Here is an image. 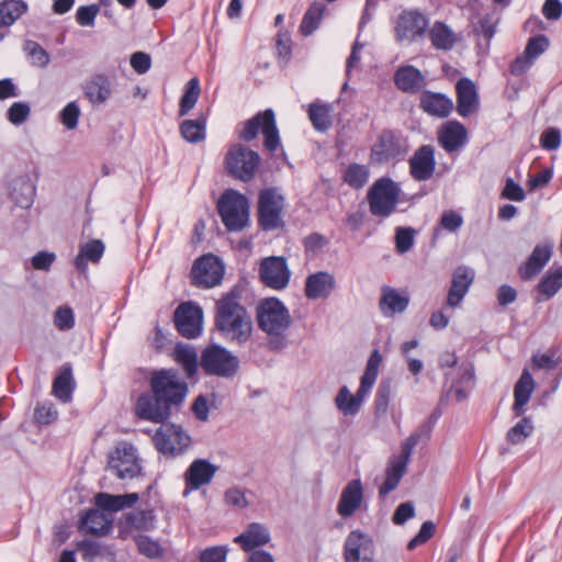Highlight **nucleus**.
Instances as JSON below:
<instances>
[{
	"label": "nucleus",
	"mask_w": 562,
	"mask_h": 562,
	"mask_svg": "<svg viewBox=\"0 0 562 562\" xmlns=\"http://www.w3.org/2000/svg\"><path fill=\"white\" fill-rule=\"evenodd\" d=\"M80 109L77 102H69L60 112V121L68 128L74 130L78 125Z\"/></svg>",
	"instance_id": "4d7b16f0"
},
{
	"label": "nucleus",
	"mask_w": 562,
	"mask_h": 562,
	"mask_svg": "<svg viewBox=\"0 0 562 562\" xmlns=\"http://www.w3.org/2000/svg\"><path fill=\"white\" fill-rule=\"evenodd\" d=\"M214 327L228 342L244 345L250 340L254 331L252 318L241 304L237 289H232L215 302Z\"/></svg>",
	"instance_id": "f257e3e1"
},
{
	"label": "nucleus",
	"mask_w": 562,
	"mask_h": 562,
	"mask_svg": "<svg viewBox=\"0 0 562 562\" xmlns=\"http://www.w3.org/2000/svg\"><path fill=\"white\" fill-rule=\"evenodd\" d=\"M155 448L165 456L181 454L190 445V437L181 427L173 424H162L153 437Z\"/></svg>",
	"instance_id": "f8f14e48"
},
{
	"label": "nucleus",
	"mask_w": 562,
	"mask_h": 562,
	"mask_svg": "<svg viewBox=\"0 0 562 562\" xmlns=\"http://www.w3.org/2000/svg\"><path fill=\"white\" fill-rule=\"evenodd\" d=\"M405 151L402 138L392 131H383L371 148V159L383 162Z\"/></svg>",
	"instance_id": "aec40b11"
},
{
	"label": "nucleus",
	"mask_w": 562,
	"mask_h": 562,
	"mask_svg": "<svg viewBox=\"0 0 562 562\" xmlns=\"http://www.w3.org/2000/svg\"><path fill=\"white\" fill-rule=\"evenodd\" d=\"M270 541L268 528L259 522L249 524L246 529L235 538L244 551H251L257 547L267 544Z\"/></svg>",
	"instance_id": "c756f323"
},
{
	"label": "nucleus",
	"mask_w": 562,
	"mask_h": 562,
	"mask_svg": "<svg viewBox=\"0 0 562 562\" xmlns=\"http://www.w3.org/2000/svg\"><path fill=\"white\" fill-rule=\"evenodd\" d=\"M257 323L269 339L268 345L272 350L285 347V333L290 328L292 318L285 305L276 297L262 300L257 306Z\"/></svg>",
	"instance_id": "f03ea898"
},
{
	"label": "nucleus",
	"mask_w": 562,
	"mask_h": 562,
	"mask_svg": "<svg viewBox=\"0 0 562 562\" xmlns=\"http://www.w3.org/2000/svg\"><path fill=\"white\" fill-rule=\"evenodd\" d=\"M502 198L510 201L521 202L525 200L526 194L524 189L518 183L508 178L502 191Z\"/></svg>",
	"instance_id": "338daca9"
},
{
	"label": "nucleus",
	"mask_w": 562,
	"mask_h": 562,
	"mask_svg": "<svg viewBox=\"0 0 562 562\" xmlns=\"http://www.w3.org/2000/svg\"><path fill=\"white\" fill-rule=\"evenodd\" d=\"M77 548L82 553L83 560L87 561H91L103 553L102 546L97 541L82 540Z\"/></svg>",
	"instance_id": "69168bd1"
},
{
	"label": "nucleus",
	"mask_w": 562,
	"mask_h": 562,
	"mask_svg": "<svg viewBox=\"0 0 562 562\" xmlns=\"http://www.w3.org/2000/svg\"><path fill=\"white\" fill-rule=\"evenodd\" d=\"M406 468L407 463H405V461H401L394 457L390 459L385 470V481L379 490L381 497L386 496L397 487L401 479L406 472Z\"/></svg>",
	"instance_id": "c9c22d12"
},
{
	"label": "nucleus",
	"mask_w": 562,
	"mask_h": 562,
	"mask_svg": "<svg viewBox=\"0 0 562 562\" xmlns=\"http://www.w3.org/2000/svg\"><path fill=\"white\" fill-rule=\"evenodd\" d=\"M260 280L269 288L282 290L290 281L291 272L283 257H268L261 260L259 267Z\"/></svg>",
	"instance_id": "2eb2a0df"
},
{
	"label": "nucleus",
	"mask_w": 562,
	"mask_h": 562,
	"mask_svg": "<svg viewBox=\"0 0 562 562\" xmlns=\"http://www.w3.org/2000/svg\"><path fill=\"white\" fill-rule=\"evenodd\" d=\"M24 52L31 59V64L37 67H46L49 64L48 53L36 42L25 41Z\"/></svg>",
	"instance_id": "864d4df0"
},
{
	"label": "nucleus",
	"mask_w": 562,
	"mask_h": 562,
	"mask_svg": "<svg viewBox=\"0 0 562 562\" xmlns=\"http://www.w3.org/2000/svg\"><path fill=\"white\" fill-rule=\"evenodd\" d=\"M175 360L182 366L188 378H192L198 370V355L193 347L178 345L173 351Z\"/></svg>",
	"instance_id": "37998d69"
},
{
	"label": "nucleus",
	"mask_w": 562,
	"mask_h": 562,
	"mask_svg": "<svg viewBox=\"0 0 562 562\" xmlns=\"http://www.w3.org/2000/svg\"><path fill=\"white\" fill-rule=\"evenodd\" d=\"M150 391L171 408L179 406L188 393V385L173 369H161L151 372L149 378Z\"/></svg>",
	"instance_id": "39448f33"
},
{
	"label": "nucleus",
	"mask_w": 562,
	"mask_h": 562,
	"mask_svg": "<svg viewBox=\"0 0 562 562\" xmlns=\"http://www.w3.org/2000/svg\"><path fill=\"white\" fill-rule=\"evenodd\" d=\"M419 106L431 116L447 117L453 110V102L442 93L424 91L420 95Z\"/></svg>",
	"instance_id": "cd10ccee"
},
{
	"label": "nucleus",
	"mask_w": 562,
	"mask_h": 562,
	"mask_svg": "<svg viewBox=\"0 0 562 562\" xmlns=\"http://www.w3.org/2000/svg\"><path fill=\"white\" fill-rule=\"evenodd\" d=\"M83 92L92 104L104 103L112 94L111 81L104 75H94L86 81Z\"/></svg>",
	"instance_id": "2f4dec72"
},
{
	"label": "nucleus",
	"mask_w": 562,
	"mask_h": 562,
	"mask_svg": "<svg viewBox=\"0 0 562 562\" xmlns=\"http://www.w3.org/2000/svg\"><path fill=\"white\" fill-rule=\"evenodd\" d=\"M562 288V266L550 268L538 283V291L546 300L554 296Z\"/></svg>",
	"instance_id": "a19ab883"
},
{
	"label": "nucleus",
	"mask_w": 562,
	"mask_h": 562,
	"mask_svg": "<svg viewBox=\"0 0 562 562\" xmlns=\"http://www.w3.org/2000/svg\"><path fill=\"white\" fill-rule=\"evenodd\" d=\"M436 527L432 521H425L418 533L408 542L407 549L414 550L416 547L426 543L434 535Z\"/></svg>",
	"instance_id": "680f3d73"
},
{
	"label": "nucleus",
	"mask_w": 562,
	"mask_h": 562,
	"mask_svg": "<svg viewBox=\"0 0 562 562\" xmlns=\"http://www.w3.org/2000/svg\"><path fill=\"white\" fill-rule=\"evenodd\" d=\"M428 18L417 11H403L396 19L394 32L396 41L402 44H411L422 38L428 29Z\"/></svg>",
	"instance_id": "9b49d317"
},
{
	"label": "nucleus",
	"mask_w": 562,
	"mask_h": 562,
	"mask_svg": "<svg viewBox=\"0 0 562 562\" xmlns=\"http://www.w3.org/2000/svg\"><path fill=\"white\" fill-rule=\"evenodd\" d=\"M474 276V270L468 267H458L454 270L447 296V306L454 308L460 305L473 283Z\"/></svg>",
	"instance_id": "b1692460"
},
{
	"label": "nucleus",
	"mask_w": 562,
	"mask_h": 562,
	"mask_svg": "<svg viewBox=\"0 0 562 562\" xmlns=\"http://www.w3.org/2000/svg\"><path fill=\"white\" fill-rule=\"evenodd\" d=\"M53 393L64 403L70 401L72 393V374L69 367L65 368L55 379L53 383Z\"/></svg>",
	"instance_id": "49530a36"
},
{
	"label": "nucleus",
	"mask_w": 562,
	"mask_h": 562,
	"mask_svg": "<svg viewBox=\"0 0 562 562\" xmlns=\"http://www.w3.org/2000/svg\"><path fill=\"white\" fill-rule=\"evenodd\" d=\"M126 522L138 530H150L155 526V515L153 509L136 510L127 515Z\"/></svg>",
	"instance_id": "8fccbe9b"
},
{
	"label": "nucleus",
	"mask_w": 562,
	"mask_h": 562,
	"mask_svg": "<svg viewBox=\"0 0 562 562\" xmlns=\"http://www.w3.org/2000/svg\"><path fill=\"white\" fill-rule=\"evenodd\" d=\"M324 7L321 3H313L305 12L300 30L304 35H311L317 27L322 20Z\"/></svg>",
	"instance_id": "3c124183"
},
{
	"label": "nucleus",
	"mask_w": 562,
	"mask_h": 562,
	"mask_svg": "<svg viewBox=\"0 0 562 562\" xmlns=\"http://www.w3.org/2000/svg\"><path fill=\"white\" fill-rule=\"evenodd\" d=\"M533 431V425L529 417H524L507 432V441L512 445L524 442Z\"/></svg>",
	"instance_id": "603ef678"
},
{
	"label": "nucleus",
	"mask_w": 562,
	"mask_h": 562,
	"mask_svg": "<svg viewBox=\"0 0 562 562\" xmlns=\"http://www.w3.org/2000/svg\"><path fill=\"white\" fill-rule=\"evenodd\" d=\"M99 11L100 8L98 4L79 7L76 13V20L81 26H93Z\"/></svg>",
	"instance_id": "bf43d9fd"
},
{
	"label": "nucleus",
	"mask_w": 562,
	"mask_h": 562,
	"mask_svg": "<svg viewBox=\"0 0 562 562\" xmlns=\"http://www.w3.org/2000/svg\"><path fill=\"white\" fill-rule=\"evenodd\" d=\"M104 251V245L99 239H93L85 245L81 246L79 254L77 255L75 259V266L76 268L85 272L88 267V261H91L93 263L98 262Z\"/></svg>",
	"instance_id": "e433bc0d"
},
{
	"label": "nucleus",
	"mask_w": 562,
	"mask_h": 562,
	"mask_svg": "<svg viewBox=\"0 0 562 562\" xmlns=\"http://www.w3.org/2000/svg\"><path fill=\"white\" fill-rule=\"evenodd\" d=\"M535 387L536 383L532 375L527 369H525L514 387L515 401L513 411L517 416H521L524 414V407L529 402Z\"/></svg>",
	"instance_id": "473e14b6"
},
{
	"label": "nucleus",
	"mask_w": 562,
	"mask_h": 562,
	"mask_svg": "<svg viewBox=\"0 0 562 562\" xmlns=\"http://www.w3.org/2000/svg\"><path fill=\"white\" fill-rule=\"evenodd\" d=\"M109 470L122 480L136 477L142 468L134 446L119 443L110 456Z\"/></svg>",
	"instance_id": "ddd939ff"
},
{
	"label": "nucleus",
	"mask_w": 562,
	"mask_h": 562,
	"mask_svg": "<svg viewBox=\"0 0 562 562\" xmlns=\"http://www.w3.org/2000/svg\"><path fill=\"white\" fill-rule=\"evenodd\" d=\"M431 44L437 49L449 50L457 38L454 33L442 22H436L429 31Z\"/></svg>",
	"instance_id": "79ce46f5"
},
{
	"label": "nucleus",
	"mask_w": 562,
	"mask_h": 562,
	"mask_svg": "<svg viewBox=\"0 0 562 562\" xmlns=\"http://www.w3.org/2000/svg\"><path fill=\"white\" fill-rule=\"evenodd\" d=\"M35 195V187L26 178L16 179L13 182L11 196L16 205L27 209L32 205Z\"/></svg>",
	"instance_id": "ea45409f"
},
{
	"label": "nucleus",
	"mask_w": 562,
	"mask_h": 562,
	"mask_svg": "<svg viewBox=\"0 0 562 562\" xmlns=\"http://www.w3.org/2000/svg\"><path fill=\"white\" fill-rule=\"evenodd\" d=\"M396 87L406 93H417L427 85L425 76L414 66L398 68L394 76Z\"/></svg>",
	"instance_id": "c85d7f7f"
},
{
	"label": "nucleus",
	"mask_w": 562,
	"mask_h": 562,
	"mask_svg": "<svg viewBox=\"0 0 562 562\" xmlns=\"http://www.w3.org/2000/svg\"><path fill=\"white\" fill-rule=\"evenodd\" d=\"M333 274L326 271L312 273L306 278L304 294L310 300L326 299L335 289Z\"/></svg>",
	"instance_id": "393cba45"
},
{
	"label": "nucleus",
	"mask_w": 562,
	"mask_h": 562,
	"mask_svg": "<svg viewBox=\"0 0 562 562\" xmlns=\"http://www.w3.org/2000/svg\"><path fill=\"white\" fill-rule=\"evenodd\" d=\"M381 362L382 356L379 350H374L367 362L366 371L361 378L357 393L351 395L347 386H342L339 390L335 403L344 415H355L360 409L364 396L376 381Z\"/></svg>",
	"instance_id": "7ed1b4c3"
},
{
	"label": "nucleus",
	"mask_w": 562,
	"mask_h": 562,
	"mask_svg": "<svg viewBox=\"0 0 562 562\" xmlns=\"http://www.w3.org/2000/svg\"><path fill=\"white\" fill-rule=\"evenodd\" d=\"M259 133L263 136V147L274 153L280 146V136L276 123V115L271 109L258 112L251 119L243 123L238 131V137L245 142H251L257 138Z\"/></svg>",
	"instance_id": "20e7f679"
},
{
	"label": "nucleus",
	"mask_w": 562,
	"mask_h": 562,
	"mask_svg": "<svg viewBox=\"0 0 562 562\" xmlns=\"http://www.w3.org/2000/svg\"><path fill=\"white\" fill-rule=\"evenodd\" d=\"M221 218L228 231H241L248 223V200L241 193L226 190L217 203Z\"/></svg>",
	"instance_id": "423d86ee"
},
{
	"label": "nucleus",
	"mask_w": 562,
	"mask_h": 562,
	"mask_svg": "<svg viewBox=\"0 0 562 562\" xmlns=\"http://www.w3.org/2000/svg\"><path fill=\"white\" fill-rule=\"evenodd\" d=\"M531 361L537 369L553 370L560 363V356L557 349L551 348L546 353H535Z\"/></svg>",
	"instance_id": "5fc2aeb1"
},
{
	"label": "nucleus",
	"mask_w": 562,
	"mask_h": 562,
	"mask_svg": "<svg viewBox=\"0 0 562 562\" xmlns=\"http://www.w3.org/2000/svg\"><path fill=\"white\" fill-rule=\"evenodd\" d=\"M192 276L194 284L203 288H213L221 283L224 276V267L215 256H203L194 263Z\"/></svg>",
	"instance_id": "a211bd4d"
},
{
	"label": "nucleus",
	"mask_w": 562,
	"mask_h": 562,
	"mask_svg": "<svg viewBox=\"0 0 562 562\" xmlns=\"http://www.w3.org/2000/svg\"><path fill=\"white\" fill-rule=\"evenodd\" d=\"M409 171L417 181L429 180L436 168L435 149L430 145L420 146L409 159Z\"/></svg>",
	"instance_id": "6ab92c4d"
},
{
	"label": "nucleus",
	"mask_w": 562,
	"mask_h": 562,
	"mask_svg": "<svg viewBox=\"0 0 562 562\" xmlns=\"http://www.w3.org/2000/svg\"><path fill=\"white\" fill-rule=\"evenodd\" d=\"M259 165L258 153L241 144L231 146L225 156V168L228 175L244 182L255 178Z\"/></svg>",
	"instance_id": "6e6552de"
},
{
	"label": "nucleus",
	"mask_w": 562,
	"mask_h": 562,
	"mask_svg": "<svg viewBox=\"0 0 562 562\" xmlns=\"http://www.w3.org/2000/svg\"><path fill=\"white\" fill-rule=\"evenodd\" d=\"M171 407L151 391L143 393L135 403V415L144 420L164 424L171 415Z\"/></svg>",
	"instance_id": "dca6fc26"
},
{
	"label": "nucleus",
	"mask_w": 562,
	"mask_h": 562,
	"mask_svg": "<svg viewBox=\"0 0 562 562\" xmlns=\"http://www.w3.org/2000/svg\"><path fill=\"white\" fill-rule=\"evenodd\" d=\"M227 552L225 546L206 548L200 553V562H226Z\"/></svg>",
	"instance_id": "e2e57ef3"
},
{
	"label": "nucleus",
	"mask_w": 562,
	"mask_h": 562,
	"mask_svg": "<svg viewBox=\"0 0 562 562\" xmlns=\"http://www.w3.org/2000/svg\"><path fill=\"white\" fill-rule=\"evenodd\" d=\"M31 109L27 103L14 102L8 110V120L14 124L20 125L25 122L30 115Z\"/></svg>",
	"instance_id": "13d9d810"
},
{
	"label": "nucleus",
	"mask_w": 562,
	"mask_h": 562,
	"mask_svg": "<svg viewBox=\"0 0 562 562\" xmlns=\"http://www.w3.org/2000/svg\"><path fill=\"white\" fill-rule=\"evenodd\" d=\"M373 557L374 546L370 536L359 530L347 536L344 544L345 562H373Z\"/></svg>",
	"instance_id": "f3484780"
},
{
	"label": "nucleus",
	"mask_w": 562,
	"mask_h": 562,
	"mask_svg": "<svg viewBox=\"0 0 562 562\" xmlns=\"http://www.w3.org/2000/svg\"><path fill=\"white\" fill-rule=\"evenodd\" d=\"M498 20L499 18L496 14H486L480 21V29L477 30V34L483 35L487 41H490L495 34Z\"/></svg>",
	"instance_id": "774afa93"
},
{
	"label": "nucleus",
	"mask_w": 562,
	"mask_h": 562,
	"mask_svg": "<svg viewBox=\"0 0 562 562\" xmlns=\"http://www.w3.org/2000/svg\"><path fill=\"white\" fill-rule=\"evenodd\" d=\"M400 193V187L392 179H378L368 191L370 212L374 216H390L396 209Z\"/></svg>",
	"instance_id": "0eeeda50"
},
{
	"label": "nucleus",
	"mask_w": 562,
	"mask_h": 562,
	"mask_svg": "<svg viewBox=\"0 0 562 562\" xmlns=\"http://www.w3.org/2000/svg\"><path fill=\"white\" fill-rule=\"evenodd\" d=\"M363 501V487L360 480L350 481L342 490L338 505L337 513L341 517L351 516L360 506Z\"/></svg>",
	"instance_id": "a878e982"
},
{
	"label": "nucleus",
	"mask_w": 562,
	"mask_h": 562,
	"mask_svg": "<svg viewBox=\"0 0 562 562\" xmlns=\"http://www.w3.org/2000/svg\"><path fill=\"white\" fill-rule=\"evenodd\" d=\"M468 138L467 128L458 121H449L438 133V142L448 153L462 147Z\"/></svg>",
	"instance_id": "bb28decb"
},
{
	"label": "nucleus",
	"mask_w": 562,
	"mask_h": 562,
	"mask_svg": "<svg viewBox=\"0 0 562 562\" xmlns=\"http://www.w3.org/2000/svg\"><path fill=\"white\" fill-rule=\"evenodd\" d=\"M200 95V82L196 77L191 78L186 85V91L180 100L179 116H184L198 102Z\"/></svg>",
	"instance_id": "de8ad7c7"
},
{
	"label": "nucleus",
	"mask_w": 562,
	"mask_h": 562,
	"mask_svg": "<svg viewBox=\"0 0 562 562\" xmlns=\"http://www.w3.org/2000/svg\"><path fill=\"white\" fill-rule=\"evenodd\" d=\"M56 327L60 330H67L74 327L75 318L70 307H59L55 313Z\"/></svg>",
	"instance_id": "0e129e2a"
},
{
	"label": "nucleus",
	"mask_w": 562,
	"mask_h": 562,
	"mask_svg": "<svg viewBox=\"0 0 562 562\" xmlns=\"http://www.w3.org/2000/svg\"><path fill=\"white\" fill-rule=\"evenodd\" d=\"M27 9L22 0H4L0 3V27L13 24Z\"/></svg>",
	"instance_id": "c03bdc74"
},
{
	"label": "nucleus",
	"mask_w": 562,
	"mask_h": 562,
	"mask_svg": "<svg viewBox=\"0 0 562 562\" xmlns=\"http://www.w3.org/2000/svg\"><path fill=\"white\" fill-rule=\"evenodd\" d=\"M284 199L276 188H268L259 193L258 220L265 231L276 229L283 225L282 211Z\"/></svg>",
	"instance_id": "9d476101"
},
{
	"label": "nucleus",
	"mask_w": 562,
	"mask_h": 562,
	"mask_svg": "<svg viewBox=\"0 0 562 562\" xmlns=\"http://www.w3.org/2000/svg\"><path fill=\"white\" fill-rule=\"evenodd\" d=\"M552 247L551 243L536 245L527 260L519 266V277L525 281L533 279L551 259Z\"/></svg>",
	"instance_id": "412c9836"
},
{
	"label": "nucleus",
	"mask_w": 562,
	"mask_h": 562,
	"mask_svg": "<svg viewBox=\"0 0 562 562\" xmlns=\"http://www.w3.org/2000/svg\"><path fill=\"white\" fill-rule=\"evenodd\" d=\"M549 47V41L544 35L531 37L525 48V54L532 60L544 53Z\"/></svg>",
	"instance_id": "052dcab7"
},
{
	"label": "nucleus",
	"mask_w": 562,
	"mask_h": 562,
	"mask_svg": "<svg viewBox=\"0 0 562 562\" xmlns=\"http://www.w3.org/2000/svg\"><path fill=\"white\" fill-rule=\"evenodd\" d=\"M457 112L460 116L467 117L479 109V95L476 87L469 78H461L456 85Z\"/></svg>",
	"instance_id": "5701e85b"
},
{
	"label": "nucleus",
	"mask_w": 562,
	"mask_h": 562,
	"mask_svg": "<svg viewBox=\"0 0 562 562\" xmlns=\"http://www.w3.org/2000/svg\"><path fill=\"white\" fill-rule=\"evenodd\" d=\"M181 136L191 144H198L206 137V116L201 114L195 120H184L180 124Z\"/></svg>",
	"instance_id": "4c0bfd02"
},
{
	"label": "nucleus",
	"mask_w": 562,
	"mask_h": 562,
	"mask_svg": "<svg viewBox=\"0 0 562 562\" xmlns=\"http://www.w3.org/2000/svg\"><path fill=\"white\" fill-rule=\"evenodd\" d=\"M431 425L426 423L419 427V429L413 432L403 443L402 452L400 456L395 457L401 461H405L408 464L414 448L418 445L422 438L428 439L431 432Z\"/></svg>",
	"instance_id": "a18cd8bd"
},
{
	"label": "nucleus",
	"mask_w": 562,
	"mask_h": 562,
	"mask_svg": "<svg viewBox=\"0 0 562 562\" xmlns=\"http://www.w3.org/2000/svg\"><path fill=\"white\" fill-rule=\"evenodd\" d=\"M217 471V467L205 459L194 460L184 473L187 495L190 491L199 490L201 486L209 484Z\"/></svg>",
	"instance_id": "4be33fe9"
},
{
	"label": "nucleus",
	"mask_w": 562,
	"mask_h": 562,
	"mask_svg": "<svg viewBox=\"0 0 562 562\" xmlns=\"http://www.w3.org/2000/svg\"><path fill=\"white\" fill-rule=\"evenodd\" d=\"M201 367L207 374L231 378L237 372L239 361L226 348L211 345L202 352Z\"/></svg>",
	"instance_id": "1a4fd4ad"
},
{
	"label": "nucleus",
	"mask_w": 562,
	"mask_h": 562,
	"mask_svg": "<svg viewBox=\"0 0 562 562\" xmlns=\"http://www.w3.org/2000/svg\"><path fill=\"white\" fill-rule=\"evenodd\" d=\"M112 528V517L100 509H90L81 518L80 530L85 533L104 536Z\"/></svg>",
	"instance_id": "7c9ffc66"
},
{
	"label": "nucleus",
	"mask_w": 562,
	"mask_h": 562,
	"mask_svg": "<svg viewBox=\"0 0 562 562\" xmlns=\"http://www.w3.org/2000/svg\"><path fill=\"white\" fill-rule=\"evenodd\" d=\"M415 229L412 227H397L395 231V247L398 254L408 251L415 239Z\"/></svg>",
	"instance_id": "6e6d98bb"
},
{
	"label": "nucleus",
	"mask_w": 562,
	"mask_h": 562,
	"mask_svg": "<svg viewBox=\"0 0 562 562\" xmlns=\"http://www.w3.org/2000/svg\"><path fill=\"white\" fill-rule=\"evenodd\" d=\"M342 179L351 188L361 189L369 180V169L360 164H351L345 169Z\"/></svg>",
	"instance_id": "09e8293b"
},
{
	"label": "nucleus",
	"mask_w": 562,
	"mask_h": 562,
	"mask_svg": "<svg viewBox=\"0 0 562 562\" xmlns=\"http://www.w3.org/2000/svg\"><path fill=\"white\" fill-rule=\"evenodd\" d=\"M331 112L330 104L313 102L308 106V117L314 128L318 132H326L331 126Z\"/></svg>",
	"instance_id": "58836bf2"
},
{
	"label": "nucleus",
	"mask_w": 562,
	"mask_h": 562,
	"mask_svg": "<svg viewBox=\"0 0 562 562\" xmlns=\"http://www.w3.org/2000/svg\"><path fill=\"white\" fill-rule=\"evenodd\" d=\"M408 302V297L402 295L397 290L391 286L382 288L379 306L384 316L391 317L397 313H403L407 308Z\"/></svg>",
	"instance_id": "72a5a7b5"
},
{
	"label": "nucleus",
	"mask_w": 562,
	"mask_h": 562,
	"mask_svg": "<svg viewBox=\"0 0 562 562\" xmlns=\"http://www.w3.org/2000/svg\"><path fill=\"white\" fill-rule=\"evenodd\" d=\"M138 501L137 493H130L124 495H111L106 493H99L95 496V505L100 510L115 513L126 507H131Z\"/></svg>",
	"instance_id": "f704fd0d"
},
{
	"label": "nucleus",
	"mask_w": 562,
	"mask_h": 562,
	"mask_svg": "<svg viewBox=\"0 0 562 562\" xmlns=\"http://www.w3.org/2000/svg\"><path fill=\"white\" fill-rule=\"evenodd\" d=\"M173 321L181 336L193 339L202 333L203 311L194 302H183L176 308Z\"/></svg>",
	"instance_id": "4468645a"
}]
</instances>
